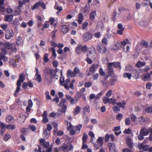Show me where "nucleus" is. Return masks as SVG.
<instances>
[{
  "instance_id": "nucleus-1",
  "label": "nucleus",
  "mask_w": 152,
  "mask_h": 152,
  "mask_svg": "<svg viewBox=\"0 0 152 152\" xmlns=\"http://www.w3.org/2000/svg\"><path fill=\"white\" fill-rule=\"evenodd\" d=\"M40 143L41 145L43 146L46 149L47 152H51L52 151V147L51 146H50L49 142H46L44 139H41L40 140Z\"/></svg>"
},
{
  "instance_id": "nucleus-2",
  "label": "nucleus",
  "mask_w": 152,
  "mask_h": 152,
  "mask_svg": "<svg viewBox=\"0 0 152 152\" xmlns=\"http://www.w3.org/2000/svg\"><path fill=\"white\" fill-rule=\"evenodd\" d=\"M87 47L86 45H83L81 44L77 45L75 51L77 54H79L82 52H86L87 51Z\"/></svg>"
},
{
  "instance_id": "nucleus-3",
  "label": "nucleus",
  "mask_w": 152,
  "mask_h": 152,
  "mask_svg": "<svg viewBox=\"0 0 152 152\" xmlns=\"http://www.w3.org/2000/svg\"><path fill=\"white\" fill-rule=\"evenodd\" d=\"M73 148L72 145L70 144L64 143L59 148L60 151H71Z\"/></svg>"
},
{
  "instance_id": "nucleus-4",
  "label": "nucleus",
  "mask_w": 152,
  "mask_h": 152,
  "mask_svg": "<svg viewBox=\"0 0 152 152\" xmlns=\"http://www.w3.org/2000/svg\"><path fill=\"white\" fill-rule=\"evenodd\" d=\"M79 73V70L76 67L72 72L70 70H68L67 71V75L68 77H76L77 74Z\"/></svg>"
},
{
  "instance_id": "nucleus-5",
  "label": "nucleus",
  "mask_w": 152,
  "mask_h": 152,
  "mask_svg": "<svg viewBox=\"0 0 152 152\" xmlns=\"http://www.w3.org/2000/svg\"><path fill=\"white\" fill-rule=\"evenodd\" d=\"M138 121L140 124L144 125L149 122V119L148 118L141 116L138 117Z\"/></svg>"
},
{
  "instance_id": "nucleus-6",
  "label": "nucleus",
  "mask_w": 152,
  "mask_h": 152,
  "mask_svg": "<svg viewBox=\"0 0 152 152\" xmlns=\"http://www.w3.org/2000/svg\"><path fill=\"white\" fill-rule=\"evenodd\" d=\"M36 73L34 77L33 80L39 83L42 81L41 77L40 75L39 74L38 69L36 67L35 68Z\"/></svg>"
},
{
  "instance_id": "nucleus-7",
  "label": "nucleus",
  "mask_w": 152,
  "mask_h": 152,
  "mask_svg": "<svg viewBox=\"0 0 152 152\" xmlns=\"http://www.w3.org/2000/svg\"><path fill=\"white\" fill-rule=\"evenodd\" d=\"M142 74L141 76L142 79L144 81H150L151 80V77L149 73H145Z\"/></svg>"
},
{
  "instance_id": "nucleus-8",
  "label": "nucleus",
  "mask_w": 152,
  "mask_h": 152,
  "mask_svg": "<svg viewBox=\"0 0 152 152\" xmlns=\"http://www.w3.org/2000/svg\"><path fill=\"white\" fill-rule=\"evenodd\" d=\"M150 128L147 129L145 127H143L140 130V133L142 134L144 136L147 135L149 133Z\"/></svg>"
},
{
  "instance_id": "nucleus-9",
  "label": "nucleus",
  "mask_w": 152,
  "mask_h": 152,
  "mask_svg": "<svg viewBox=\"0 0 152 152\" xmlns=\"http://www.w3.org/2000/svg\"><path fill=\"white\" fill-rule=\"evenodd\" d=\"M14 35L13 31L12 30H7L6 32L5 38L7 39H10Z\"/></svg>"
},
{
  "instance_id": "nucleus-10",
  "label": "nucleus",
  "mask_w": 152,
  "mask_h": 152,
  "mask_svg": "<svg viewBox=\"0 0 152 152\" xmlns=\"http://www.w3.org/2000/svg\"><path fill=\"white\" fill-rule=\"evenodd\" d=\"M92 37V35L91 34L88 32H86L83 34V39L84 41H87L91 39Z\"/></svg>"
},
{
  "instance_id": "nucleus-11",
  "label": "nucleus",
  "mask_w": 152,
  "mask_h": 152,
  "mask_svg": "<svg viewBox=\"0 0 152 152\" xmlns=\"http://www.w3.org/2000/svg\"><path fill=\"white\" fill-rule=\"evenodd\" d=\"M143 71H141V70H139V71H137L136 70H134L132 74L133 76L136 78H137L139 76H140L141 77V76L142 75V74Z\"/></svg>"
},
{
  "instance_id": "nucleus-12",
  "label": "nucleus",
  "mask_w": 152,
  "mask_h": 152,
  "mask_svg": "<svg viewBox=\"0 0 152 152\" xmlns=\"http://www.w3.org/2000/svg\"><path fill=\"white\" fill-rule=\"evenodd\" d=\"M97 49L99 52L102 54L105 53L107 50L106 47L102 45L98 46Z\"/></svg>"
},
{
  "instance_id": "nucleus-13",
  "label": "nucleus",
  "mask_w": 152,
  "mask_h": 152,
  "mask_svg": "<svg viewBox=\"0 0 152 152\" xmlns=\"http://www.w3.org/2000/svg\"><path fill=\"white\" fill-rule=\"evenodd\" d=\"M148 145H144L143 143H139L138 145V147L140 150L142 149L145 151H148Z\"/></svg>"
},
{
  "instance_id": "nucleus-14",
  "label": "nucleus",
  "mask_w": 152,
  "mask_h": 152,
  "mask_svg": "<svg viewBox=\"0 0 152 152\" xmlns=\"http://www.w3.org/2000/svg\"><path fill=\"white\" fill-rule=\"evenodd\" d=\"M25 75L24 73L20 74L19 76V79L18 80L17 83H20L21 84V83H23L25 80Z\"/></svg>"
},
{
  "instance_id": "nucleus-15",
  "label": "nucleus",
  "mask_w": 152,
  "mask_h": 152,
  "mask_svg": "<svg viewBox=\"0 0 152 152\" xmlns=\"http://www.w3.org/2000/svg\"><path fill=\"white\" fill-rule=\"evenodd\" d=\"M98 67L99 66L97 64H93L89 68V70L91 72H94L98 68Z\"/></svg>"
},
{
  "instance_id": "nucleus-16",
  "label": "nucleus",
  "mask_w": 152,
  "mask_h": 152,
  "mask_svg": "<svg viewBox=\"0 0 152 152\" xmlns=\"http://www.w3.org/2000/svg\"><path fill=\"white\" fill-rule=\"evenodd\" d=\"M108 147L110 151L111 152H115L116 150V147L115 145L111 143H109L108 144Z\"/></svg>"
},
{
  "instance_id": "nucleus-17",
  "label": "nucleus",
  "mask_w": 152,
  "mask_h": 152,
  "mask_svg": "<svg viewBox=\"0 0 152 152\" xmlns=\"http://www.w3.org/2000/svg\"><path fill=\"white\" fill-rule=\"evenodd\" d=\"M126 140L127 145L129 147H132L133 146V142L130 137H126Z\"/></svg>"
},
{
  "instance_id": "nucleus-18",
  "label": "nucleus",
  "mask_w": 152,
  "mask_h": 152,
  "mask_svg": "<svg viewBox=\"0 0 152 152\" xmlns=\"http://www.w3.org/2000/svg\"><path fill=\"white\" fill-rule=\"evenodd\" d=\"M66 99L67 100L70 101V103L71 104H74L75 103V99L73 98L69 95H66Z\"/></svg>"
},
{
  "instance_id": "nucleus-19",
  "label": "nucleus",
  "mask_w": 152,
  "mask_h": 152,
  "mask_svg": "<svg viewBox=\"0 0 152 152\" xmlns=\"http://www.w3.org/2000/svg\"><path fill=\"white\" fill-rule=\"evenodd\" d=\"M6 120L7 122L9 123H13L15 120L13 117L11 115H8L6 118Z\"/></svg>"
},
{
  "instance_id": "nucleus-20",
  "label": "nucleus",
  "mask_w": 152,
  "mask_h": 152,
  "mask_svg": "<svg viewBox=\"0 0 152 152\" xmlns=\"http://www.w3.org/2000/svg\"><path fill=\"white\" fill-rule=\"evenodd\" d=\"M5 5L3 0H0V12H4L5 11Z\"/></svg>"
},
{
  "instance_id": "nucleus-21",
  "label": "nucleus",
  "mask_w": 152,
  "mask_h": 152,
  "mask_svg": "<svg viewBox=\"0 0 152 152\" xmlns=\"http://www.w3.org/2000/svg\"><path fill=\"white\" fill-rule=\"evenodd\" d=\"M108 78V76L107 75L106 77H102L101 79V82L102 83L103 86H107V81L106 79Z\"/></svg>"
},
{
  "instance_id": "nucleus-22",
  "label": "nucleus",
  "mask_w": 152,
  "mask_h": 152,
  "mask_svg": "<svg viewBox=\"0 0 152 152\" xmlns=\"http://www.w3.org/2000/svg\"><path fill=\"white\" fill-rule=\"evenodd\" d=\"M9 63L10 66L12 67H15L17 66L16 62L13 59H10L9 60Z\"/></svg>"
},
{
  "instance_id": "nucleus-23",
  "label": "nucleus",
  "mask_w": 152,
  "mask_h": 152,
  "mask_svg": "<svg viewBox=\"0 0 152 152\" xmlns=\"http://www.w3.org/2000/svg\"><path fill=\"white\" fill-rule=\"evenodd\" d=\"M69 31V28L66 25H64L62 26L61 31L64 34H66Z\"/></svg>"
},
{
  "instance_id": "nucleus-24",
  "label": "nucleus",
  "mask_w": 152,
  "mask_h": 152,
  "mask_svg": "<svg viewBox=\"0 0 152 152\" xmlns=\"http://www.w3.org/2000/svg\"><path fill=\"white\" fill-rule=\"evenodd\" d=\"M21 8L22 7H20V6H19L16 8L14 13V15L15 16H16L21 14Z\"/></svg>"
},
{
  "instance_id": "nucleus-25",
  "label": "nucleus",
  "mask_w": 152,
  "mask_h": 152,
  "mask_svg": "<svg viewBox=\"0 0 152 152\" xmlns=\"http://www.w3.org/2000/svg\"><path fill=\"white\" fill-rule=\"evenodd\" d=\"M65 124H66L68 126L67 129L68 131L71 130L72 129H75L74 127L72 125L71 123L69 122L66 121L65 122Z\"/></svg>"
},
{
  "instance_id": "nucleus-26",
  "label": "nucleus",
  "mask_w": 152,
  "mask_h": 152,
  "mask_svg": "<svg viewBox=\"0 0 152 152\" xmlns=\"http://www.w3.org/2000/svg\"><path fill=\"white\" fill-rule=\"evenodd\" d=\"M87 56L88 57L94 60L96 58V56L95 55V53H94V54H93L91 52H89L87 53Z\"/></svg>"
},
{
  "instance_id": "nucleus-27",
  "label": "nucleus",
  "mask_w": 152,
  "mask_h": 152,
  "mask_svg": "<svg viewBox=\"0 0 152 152\" xmlns=\"http://www.w3.org/2000/svg\"><path fill=\"white\" fill-rule=\"evenodd\" d=\"M70 79L69 78L66 79L64 83L63 84V86L64 88L67 90L69 89V87L68 84L70 82Z\"/></svg>"
},
{
  "instance_id": "nucleus-28",
  "label": "nucleus",
  "mask_w": 152,
  "mask_h": 152,
  "mask_svg": "<svg viewBox=\"0 0 152 152\" xmlns=\"http://www.w3.org/2000/svg\"><path fill=\"white\" fill-rule=\"evenodd\" d=\"M50 133V131H48V130L45 129L43 131V136L45 138H47L49 136V135Z\"/></svg>"
},
{
  "instance_id": "nucleus-29",
  "label": "nucleus",
  "mask_w": 152,
  "mask_h": 152,
  "mask_svg": "<svg viewBox=\"0 0 152 152\" xmlns=\"http://www.w3.org/2000/svg\"><path fill=\"white\" fill-rule=\"evenodd\" d=\"M139 24L142 26H147L148 24V22L146 20H141L139 22Z\"/></svg>"
},
{
  "instance_id": "nucleus-30",
  "label": "nucleus",
  "mask_w": 152,
  "mask_h": 152,
  "mask_svg": "<svg viewBox=\"0 0 152 152\" xmlns=\"http://www.w3.org/2000/svg\"><path fill=\"white\" fill-rule=\"evenodd\" d=\"M104 138L103 137H99L96 141L97 143L100 144L101 145H103V142L104 140Z\"/></svg>"
},
{
  "instance_id": "nucleus-31",
  "label": "nucleus",
  "mask_w": 152,
  "mask_h": 152,
  "mask_svg": "<svg viewBox=\"0 0 152 152\" xmlns=\"http://www.w3.org/2000/svg\"><path fill=\"white\" fill-rule=\"evenodd\" d=\"M16 43L18 45H23V41L21 37H18L17 38Z\"/></svg>"
},
{
  "instance_id": "nucleus-32",
  "label": "nucleus",
  "mask_w": 152,
  "mask_h": 152,
  "mask_svg": "<svg viewBox=\"0 0 152 152\" xmlns=\"http://www.w3.org/2000/svg\"><path fill=\"white\" fill-rule=\"evenodd\" d=\"M83 113L84 114L86 113H89L90 112V108L88 105L86 106L83 109Z\"/></svg>"
},
{
  "instance_id": "nucleus-33",
  "label": "nucleus",
  "mask_w": 152,
  "mask_h": 152,
  "mask_svg": "<svg viewBox=\"0 0 152 152\" xmlns=\"http://www.w3.org/2000/svg\"><path fill=\"white\" fill-rule=\"evenodd\" d=\"M83 19V14L81 13H80L78 15V22L79 24H81Z\"/></svg>"
},
{
  "instance_id": "nucleus-34",
  "label": "nucleus",
  "mask_w": 152,
  "mask_h": 152,
  "mask_svg": "<svg viewBox=\"0 0 152 152\" xmlns=\"http://www.w3.org/2000/svg\"><path fill=\"white\" fill-rule=\"evenodd\" d=\"M13 16L12 15H7L5 17V20L7 21L10 22L12 20Z\"/></svg>"
},
{
  "instance_id": "nucleus-35",
  "label": "nucleus",
  "mask_w": 152,
  "mask_h": 152,
  "mask_svg": "<svg viewBox=\"0 0 152 152\" xmlns=\"http://www.w3.org/2000/svg\"><path fill=\"white\" fill-rule=\"evenodd\" d=\"M29 2V0H23L22 1H19L18 3L19 4V6H20V7H22L23 5L25 4L27 2Z\"/></svg>"
},
{
  "instance_id": "nucleus-36",
  "label": "nucleus",
  "mask_w": 152,
  "mask_h": 152,
  "mask_svg": "<svg viewBox=\"0 0 152 152\" xmlns=\"http://www.w3.org/2000/svg\"><path fill=\"white\" fill-rule=\"evenodd\" d=\"M17 87L15 93V96H17V94L20 91V86L21 85V84H20V83L19 84V83H17Z\"/></svg>"
},
{
  "instance_id": "nucleus-37",
  "label": "nucleus",
  "mask_w": 152,
  "mask_h": 152,
  "mask_svg": "<svg viewBox=\"0 0 152 152\" xmlns=\"http://www.w3.org/2000/svg\"><path fill=\"white\" fill-rule=\"evenodd\" d=\"M110 99L108 97H103L102 98L103 102L104 104H106L110 103Z\"/></svg>"
},
{
  "instance_id": "nucleus-38",
  "label": "nucleus",
  "mask_w": 152,
  "mask_h": 152,
  "mask_svg": "<svg viewBox=\"0 0 152 152\" xmlns=\"http://www.w3.org/2000/svg\"><path fill=\"white\" fill-rule=\"evenodd\" d=\"M126 103L124 101L117 103V104L121 108H123L125 106Z\"/></svg>"
},
{
  "instance_id": "nucleus-39",
  "label": "nucleus",
  "mask_w": 152,
  "mask_h": 152,
  "mask_svg": "<svg viewBox=\"0 0 152 152\" xmlns=\"http://www.w3.org/2000/svg\"><path fill=\"white\" fill-rule=\"evenodd\" d=\"M55 20L54 18L51 17L49 18L48 22L50 23V25L55 26Z\"/></svg>"
},
{
  "instance_id": "nucleus-40",
  "label": "nucleus",
  "mask_w": 152,
  "mask_h": 152,
  "mask_svg": "<svg viewBox=\"0 0 152 152\" xmlns=\"http://www.w3.org/2000/svg\"><path fill=\"white\" fill-rule=\"evenodd\" d=\"M96 16V13L95 11H93L90 14V18L91 19H94Z\"/></svg>"
},
{
  "instance_id": "nucleus-41",
  "label": "nucleus",
  "mask_w": 152,
  "mask_h": 152,
  "mask_svg": "<svg viewBox=\"0 0 152 152\" xmlns=\"http://www.w3.org/2000/svg\"><path fill=\"white\" fill-rule=\"evenodd\" d=\"M80 108L79 106H77L74 109V114L76 115L79 113L80 112Z\"/></svg>"
},
{
  "instance_id": "nucleus-42",
  "label": "nucleus",
  "mask_w": 152,
  "mask_h": 152,
  "mask_svg": "<svg viewBox=\"0 0 152 152\" xmlns=\"http://www.w3.org/2000/svg\"><path fill=\"white\" fill-rule=\"evenodd\" d=\"M61 77H60V85L61 86H63V83L64 82V77L62 75V70H61Z\"/></svg>"
},
{
  "instance_id": "nucleus-43",
  "label": "nucleus",
  "mask_w": 152,
  "mask_h": 152,
  "mask_svg": "<svg viewBox=\"0 0 152 152\" xmlns=\"http://www.w3.org/2000/svg\"><path fill=\"white\" fill-rule=\"evenodd\" d=\"M145 62H142L138 61L136 64V65L137 67H139L144 66L145 65Z\"/></svg>"
},
{
  "instance_id": "nucleus-44",
  "label": "nucleus",
  "mask_w": 152,
  "mask_h": 152,
  "mask_svg": "<svg viewBox=\"0 0 152 152\" xmlns=\"http://www.w3.org/2000/svg\"><path fill=\"white\" fill-rule=\"evenodd\" d=\"M113 66L114 67L118 68L119 69L121 68V66L120 65V63L118 62H113Z\"/></svg>"
},
{
  "instance_id": "nucleus-45",
  "label": "nucleus",
  "mask_w": 152,
  "mask_h": 152,
  "mask_svg": "<svg viewBox=\"0 0 152 152\" xmlns=\"http://www.w3.org/2000/svg\"><path fill=\"white\" fill-rule=\"evenodd\" d=\"M66 102V100L65 98H62L59 104L60 106H62L64 105H66L65 104Z\"/></svg>"
},
{
  "instance_id": "nucleus-46",
  "label": "nucleus",
  "mask_w": 152,
  "mask_h": 152,
  "mask_svg": "<svg viewBox=\"0 0 152 152\" xmlns=\"http://www.w3.org/2000/svg\"><path fill=\"white\" fill-rule=\"evenodd\" d=\"M6 127L8 129H14L15 128V126L14 124H9L7 125Z\"/></svg>"
},
{
  "instance_id": "nucleus-47",
  "label": "nucleus",
  "mask_w": 152,
  "mask_h": 152,
  "mask_svg": "<svg viewBox=\"0 0 152 152\" xmlns=\"http://www.w3.org/2000/svg\"><path fill=\"white\" fill-rule=\"evenodd\" d=\"M103 93V91H101L98 94H97L96 96V100L99 99L101 98Z\"/></svg>"
},
{
  "instance_id": "nucleus-48",
  "label": "nucleus",
  "mask_w": 152,
  "mask_h": 152,
  "mask_svg": "<svg viewBox=\"0 0 152 152\" xmlns=\"http://www.w3.org/2000/svg\"><path fill=\"white\" fill-rule=\"evenodd\" d=\"M88 139L87 135L85 134H84V135L82 137L83 143H85Z\"/></svg>"
},
{
  "instance_id": "nucleus-49",
  "label": "nucleus",
  "mask_w": 152,
  "mask_h": 152,
  "mask_svg": "<svg viewBox=\"0 0 152 152\" xmlns=\"http://www.w3.org/2000/svg\"><path fill=\"white\" fill-rule=\"evenodd\" d=\"M124 77L125 78H127L129 79H130L132 77V75L129 73H126L124 74Z\"/></svg>"
},
{
  "instance_id": "nucleus-50",
  "label": "nucleus",
  "mask_w": 152,
  "mask_h": 152,
  "mask_svg": "<svg viewBox=\"0 0 152 152\" xmlns=\"http://www.w3.org/2000/svg\"><path fill=\"white\" fill-rule=\"evenodd\" d=\"M51 49L52 50V56H53L55 58L57 56V55L56 53L55 49L54 48H51Z\"/></svg>"
},
{
  "instance_id": "nucleus-51",
  "label": "nucleus",
  "mask_w": 152,
  "mask_h": 152,
  "mask_svg": "<svg viewBox=\"0 0 152 152\" xmlns=\"http://www.w3.org/2000/svg\"><path fill=\"white\" fill-rule=\"evenodd\" d=\"M10 135L9 134H5L3 140L5 141H7L10 138Z\"/></svg>"
},
{
  "instance_id": "nucleus-52",
  "label": "nucleus",
  "mask_w": 152,
  "mask_h": 152,
  "mask_svg": "<svg viewBox=\"0 0 152 152\" xmlns=\"http://www.w3.org/2000/svg\"><path fill=\"white\" fill-rule=\"evenodd\" d=\"M150 67L149 66H145L144 69L141 70V71H142V73L143 74L144 73H147V72L150 69Z\"/></svg>"
},
{
  "instance_id": "nucleus-53",
  "label": "nucleus",
  "mask_w": 152,
  "mask_h": 152,
  "mask_svg": "<svg viewBox=\"0 0 152 152\" xmlns=\"http://www.w3.org/2000/svg\"><path fill=\"white\" fill-rule=\"evenodd\" d=\"M45 95L46 96V99L47 100H48L51 99V98L49 95V93L48 91H46L45 92Z\"/></svg>"
},
{
  "instance_id": "nucleus-54",
  "label": "nucleus",
  "mask_w": 152,
  "mask_h": 152,
  "mask_svg": "<svg viewBox=\"0 0 152 152\" xmlns=\"http://www.w3.org/2000/svg\"><path fill=\"white\" fill-rule=\"evenodd\" d=\"M12 47V45L10 43H7L4 44V47L8 49L11 48Z\"/></svg>"
},
{
  "instance_id": "nucleus-55",
  "label": "nucleus",
  "mask_w": 152,
  "mask_h": 152,
  "mask_svg": "<svg viewBox=\"0 0 152 152\" xmlns=\"http://www.w3.org/2000/svg\"><path fill=\"white\" fill-rule=\"evenodd\" d=\"M146 112L148 113H152V108L151 107H147L145 108Z\"/></svg>"
},
{
  "instance_id": "nucleus-56",
  "label": "nucleus",
  "mask_w": 152,
  "mask_h": 152,
  "mask_svg": "<svg viewBox=\"0 0 152 152\" xmlns=\"http://www.w3.org/2000/svg\"><path fill=\"white\" fill-rule=\"evenodd\" d=\"M0 59L1 60H3L5 62H7L8 60L7 58L4 55L1 56L0 57Z\"/></svg>"
},
{
  "instance_id": "nucleus-57",
  "label": "nucleus",
  "mask_w": 152,
  "mask_h": 152,
  "mask_svg": "<svg viewBox=\"0 0 152 152\" xmlns=\"http://www.w3.org/2000/svg\"><path fill=\"white\" fill-rule=\"evenodd\" d=\"M82 127V126L81 124L79 125L76 126V131L79 133L80 132L81 128Z\"/></svg>"
},
{
  "instance_id": "nucleus-58",
  "label": "nucleus",
  "mask_w": 152,
  "mask_h": 152,
  "mask_svg": "<svg viewBox=\"0 0 152 152\" xmlns=\"http://www.w3.org/2000/svg\"><path fill=\"white\" fill-rule=\"evenodd\" d=\"M92 85L91 82H87L85 83L84 86L86 88L90 87Z\"/></svg>"
},
{
  "instance_id": "nucleus-59",
  "label": "nucleus",
  "mask_w": 152,
  "mask_h": 152,
  "mask_svg": "<svg viewBox=\"0 0 152 152\" xmlns=\"http://www.w3.org/2000/svg\"><path fill=\"white\" fill-rule=\"evenodd\" d=\"M48 55L47 53H45L44 54V61L45 62H48L49 61V59L48 57Z\"/></svg>"
},
{
  "instance_id": "nucleus-60",
  "label": "nucleus",
  "mask_w": 152,
  "mask_h": 152,
  "mask_svg": "<svg viewBox=\"0 0 152 152\" xmlns=\"http://www.w3.org/2000/svg\"><path fill=\"white\" fill-rule=\"evenodd\" d=\"M108 74L109 75L113 77L114 76V74L113 69H110L108 70Z\"/></svg>"
},
{
  "instance_id": "nucleus-61",
  "label": "nucleus",
  "mask_w": 152,
  "mask_h": 152,
  "mask_svg": "<svg viewBox=\"0 0 152 152\" xmlns=\"http://www.w3.org/2000/svg\"><path fill=\"white\" fill-rule=\"evenodd\" d=\"M102 44L105 45H107L108 43L107 40L105 37H104L103 38L102 40Z\"/></svg>"
},
{
  "instance_id": "nucleus-62",
  "label": "nucleus",
  "mask_w": 152,
  "mask_h": 152,
  "mask_svg": "<svg viewBox=\"0 0 152 152\" xmlns=\"http://www.w3.org/2000/svg\"><path fill=\"white\" fill-rule=\"evenodd\" d=\"M55 9L58 10L59 12L61 11L62 10V7L61 6H58L56 4V5L55 6Z\"/></svg>"
},
{
  "instance_id": "nucleus-63",
  "label": "nucleus",
  "mask_w": 152,
  "mask_h": 152,
  "mask_svg": "<svg viewBox=\"0 0 152 152\" xmlns=\"http://www.w3.org/2000/svg\"><path fill=\"white\" fill-rule=\"evenodd\" d=\"M152 86V84L151 83H147L146 84V88L147 89H150L151 88Z\"/></svg>"
},
{
  "instance_id": "nucleus-64",
  "label": "nucleus",
  "mask_w": 152,
  "mask_h": 152,
  "mask_svg": "<svg viewBox=\"0 0 152 152\" xmlns=\"http://www.w3.org/2000/svg\"><path fill=\"white\" fill-rule=\"evenodd\" d=\"M149 132V137L148 138L150 140L152 141V128H150Z\"/></svg>"
}]
</instances>
